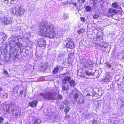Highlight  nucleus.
I'll list each match as a JSON object with an SVG mask.
<instances>
[{
	"instance_id": "obj_13",
	"label": "nucleus",
	"mask_w": 124,
	"mask_h": 124,
	"mask_svg": "<svg viewBox=\"0 0 124 124\" xmlns=\"http://www.w3.org/2000/svg\"><path fill=\"white\" fill-rule=\"evenodd\" d=\"M117 13V11L116 10L110 8L108 10V13L110 16L114 15Z\"/></svg>"
},
{
	"instance_id": "obj_54",
	"label": "nucleus",
	"mask_w": 124,
	"mask_h": 124,
	"mask_svg": "<svg viewBox=\"0 0 124 124\" xmlns=\"http://www.w3.org/2000/svg\"><path fill=\"white\" fill-rule=\"evenodd\" d=\"M1 12L0 11V16L1 15Z\"/></svg>"
},
{
	"instance_id": "obj_34",
	"label": "nucleus",
	"mask_w": 124,
	"mask_h": 124,
	"mask_svg": "<svg viewBox=\"0 0 124 124\" xmlns=\"http://www.w3.org/2000/svg\"><path fill=\"white\" fill-rule=\"evenodd\" d=\"M69 117L70 116L69 115L66 114L65 117V119L67 120H68Z\"/></svg>"
},
{
	"instance_id": "obj_2",
	"label": "nucleus",
	"mask_w": 124,
	"mask_h": 124,
	"mask_svg": "<svg viewBox=\"0 0 124 124\" xmlns=\"http://www.w3.org/2000/svg\"><path fill=\"white\" fill-rule=\"evenodd\" d=\"M80 63L85 68H89L90 70H87L85 71L83 75V77L85 78H90L89 76L94 75L96 77H98L99 75L98 74V71L95 70V71L94 73L92 72L91 70L92 69L93 67L94 62L93 61L90 60H87L85 59H83L80 60Z\"/></svg>"
},
{
	"instance_id": "obj_55",
	"label": "nucleus",
	"mask_w": 124,
	"mask_h": 124,
	"mask_svg": "<svg viewBox=\"0 0 124 124\" xmlns=\"http://www.w3.org/2000/svg\"><path fill=\"white\" fill-rule=\"evenodd\" d=\"M108 66L109 68H110V65H108Z\"/></svg>"
},
{
	"instance_id": "obj_24",
	"label": "nucleus",
	"mask_w": 124,
	"mask_h": 124,
	"mask_svg": "<svg viewBox=\"0 0 124 124\" xmlns=\"http://www.w3.org/2000/svg\"><path fill=\"white\" fill-rule=\"evenodd\" d=\"M42 122V121H41L39 118H36L35 120L34 123V124H39Z\"/></svg>"
},
{
	"instance_id": "obj_51",
	"label": "nucleus",
	"mask_w": 124,
	"mask_h": 124,
	"mask_svg": "<svg viewBox=\"0 0 124 124\" xmlns=\"http://www.w3.org/2000/svg\"><path fill=\"white\" fill-rule=\"evenodd\" d=\"M61 54H60L59 55V57H61Z\"/></svg>"
},
{
	"instance_id": "obj_27",
	"label": "nucleus",
	"mask_w": 124,
	"mask_h": 124,
	"mask_svg": "<svg viewBox=\"0 0 124 124\" xmlns=\"http://www.w3.org/2000/svg\"><path fill=\"white\" fill-rule=\"evenodd\" d=\"M3 3L5 4V5L11 4L10 0H3Z\"/></svg>"
},
{
	"instance_id": "obj_38",
	"label": "nucleus",
	"mask_w": 124,
	"mask_h": 124,
	"mask_svg": "<svg viewBox=\"0 0 124 124\" xmlns=\"http://www.w3.org/2000/svg\"><path fill=\"white\" fill-rule=\"evenodd\" d=\"M42 68V69L44 70H45L46 69V67L45 65H42V67H41Z\"/></svg>"
},
{
	"instance_id": "obj_52",
	"label": "nucleus",
	"mask_w": 124,
	"mask_h": 124,
	"mask_svg": "<svg viewBox=\"0 0 124 124\" xmlns=\"http://www.w3.org/2000/svg\"><path fill=\"white\" fill-rule=\"evenodd\" d=\"M98 94H99V95H102V94H100V93H98Z\"/></svg>"
},
{
	"instance_id": "obj_58",
	"label": "nucleus",
	"mask_w": 124,
	"mask_h": 124,
	"mask_svg": "<svg viewBox=\"0 0 124 124\" xmlns=\"http://www.w3.org/2000/svg\"><path fill=\"white\" fill-rule=\"evenodd\" d=\"M1 65V63H0V65Z\"/></svg>"
},
{
	"instance_id": "obj_37",
	"label": "nucleus",
	"mask_w": 124,
	"mask_h": 124,
	"mask_svg": "<svg viewBox=\"0 0 124 124\" xmlns=\"http://www.w3.org/2000/svg\"><path fill=\"white\" fill-rule=\"evenodd\" d=\"M16 28V29L15 30V31H17L18 29H20V27L18 26H17V25H16V27H15Z\"/></svg>"
},
{
	"instance_id": "obj_1",
	"label": "nucleus",
	"mask_w": 124,
	"mask_h": 124,
	"mask_svg": "<svg viewBox=\"0 0 124 124\" xmlns=\"http://www.w3.org/2000/svg\"><path fill=\"white\" fill-rule=\"evenodd\" d=\"M54 27L50 22L47 21H42L39 25V29L38 33L44 35L50 38H55L57 34L54 31Z\"/></svg>"
},
{
	"instance_id": "obj_9",
	"label": "nucleus",
	"mask_w": 124,
	"mask_h": 124,
	"mask_svg": "<svg viewBox=\"0 0 124 124\" xmlns=\"http://www.w3.org/2000/svg\"><path fill=\"white\" fill-rule=\"evenodd\" d=\"M17 15L19 16H21L24 14L25 10L20 6H17Z\"/></svg>"
},
{
	"instance_id": "obj_57",
	"label": "nucleus",
	"mask_w": 124,
	"mask_h": 124,
	"mask_svg": "<svg viewBox=\"0 0 124 124\" xmlns=\"http://www.w3.org/2000/svg\"><path fill=\"white\" fill-rule=\"evenodd\" d=\"M18 54H17V55H16V56H17V57H18Z\"/></svg>"
},
{
	"instance_id": "obj_8",
	"label": "nucleus",
	"mask_w": 124,
	"mask_h": 124,
	"mask_svg": "<svg viewBox=\"0 0 124 124\" xmlns=\"http://www.w3.org/2000/svg\"><path fill=\"white\" fill-rule=\"evenodd\" d=\"M111 79V76L110 72H106L105 73V78L102 80L103 82L106 83L110 82Z\"/></svg>"
},
{
	"instance_id": "obj_47",
	"label": "nucleus",
	"mask_w": 124,
	"mask_h": 124,
	"mask_svg": "<svg viewBox=\"0 0 124 124\" xmlns=\"http://www.w3.org/2000/svg\"><path fill=\"white\" fill-rule=\"evenodd\" d=\"M82 2L84 3L85 1V0H81Z\"/></svg>"
},
{
	"instance_id": "obj_25",
	"label": "nucleus",
	"mask_w": 124,
	"mask_h": 124,
	"mask_svg": "<svg viewBox=\"0 0 124 124\" xmlns=\"http://www.w3.org/2000/svg\"><path fill=\"white\" fill-rule=\"evenodd\" d=\"M102 49L103 51L107 52L109 51L110 48V47L109 48L108 47L105 48L103 47Z\"/></svg>"
},
{
	"instance_id": "obj_15",
	"label": "nucleus",
	"mask_w": 124,
	"mask_h": 124,
	"mask_svg": "<svg viewBox=\"0 0 124 124\" xmlns=\"http://www.w3.org/2000/svg\"><path fill=\"white\" fill-rule=\"evenodd\" d=\"M118 58L120 59L124 60V51L118 53Z\"/></svg>"
},
{
	"instance_id": "obj_14",
	"label": "nucleus",
	"mask_w": 124,
	"mask_h": 124,
	"mask_svg": "<svg viewBox=\"0 0 124 124\" xmlns=\"http://www.w3.org/2000/svg\"><path fill=\"white\" fill-rule=\"evenodd\" d=\"M38 103L37 101L36 100L33 101L31 102H29V106L31 107H36Z\"/></svg>"
},
{
	"instance_id": "obj_16",
	"label": "nucleus",
	"mask_w": 124,
	"mask_h": 124,
	"mask_svg": "<svg viewBox=\"0 0 124 124\" xmlns=\"http://www.w3.org/2000/svg\"><path fill=\"white\" fill-rule=\"evenodd\" d=\"M80 97L78 102L79 103L83 104L84 101V98L82 94L80 95Z\"/></svg>"
},
{
	"instance_id": "obj_35",
	"label": "nucleus",
	"mask_w": 124,
	"mask_h": 124,
	"mask_svg": "<svg viewBox=\"0 0 124 124\" xmlns=\"http://www.w3.org/2000/svg\"><path fill=\"white\" fill-rule=\"evenodd\" d=\"M4 121V119L2 117H0V124H1Z\"/></svg>"
},
{
	"instance_id": "obj_42",
	"label": "nucleus",
	"mask_w": 124,
	"mask_h": 124,
	"mask_svg": "<svg viewBox=\"0 0 124 124\" xmlns=\"http://www.w3.org/2000/svg\"><path fill=\"white\" fill-rule=\"evenodd\" d=\"M54 114V113H53L52 112H51V114H49L48 116L50 117L52 116H53Z\"/></svg>"
},
{
	"instance_id": "obj_28",
	"label": "nucleus",
	"mask_w": 124,
	"mask_h": 124,
	"mask_svg": "<svg viewBox=\"0 0 124 124\" xmlns=\"http://www.w3.org/2000/svg\"><path fill=\"white\" fill-rule=\"evenodd\" d=\"M70 108L69 106L67 107L64 110L65 114H66L69 111Z\"/></svg>"
},
{
	"instance_id": "obj_36",
	"label": "nucleus",
	"mask_w": 124,
	"mask_h": 124,
	"mask_svg": "<svg viewBox=\"0 0 124 124\" xmlns=\"http://www.w3.org/2000/svg\"><path fill=\"white\" fill-rule=\"evenodd\" d=\"M99 17V15L97 14L94 15L93 16V18H94L96 19Z\"/></svg>"
},
{
	"instance_id": "obj_40",
	"label": "nucleus",
	"mask_w": 124,
	"mask_h": 124,
	"mask_svg": "<svg viewBox=\"0 0 124 124\" xmlns=\"http://www.w3.org/2000/svg\"><path fill=\"white\" fill-rule=\"evenodd\" d=\"M80 19L83 22H84L85 20V18L83 17H81Z\"/></svg>"
},
{
	"instance_id": "obj_32",
	"label": "nucleus",
	"mask_w": 124,
	"mask_h": 124,
	"mask_svg": "<svg viewBox=\"0 0 124 124\" xmlns=\"http://www.w3.org/2000/svg\"><path fill=\"white\" fill-rule=\"evenodd\" d=\"M63 103L65 105H68L69 103V101L65 100L63 101Z\"/></svg>"
},
{
	"instance_id": "obj_39",
	"label": "nucleus",
	"mask_w": 124,
	"mask_h": 124,
	"mask_svg": "<svg viewBox=\"0 0 124 124\" xmlns=\"http://www.w3.org/2000/svg\"><path fill=\"white\" fill-rule=\"evenodd\" d=\"M20 96L21 97L23 95V91H21L20 92Z\"/></svg>"
},
{
	"instance_id": "obj_3",
	"label": "nucleus",
	"mask_w": 124,
	"mask_h": 124,
	"mask_svg": "<svg viewBox=\"0 0 124 124\" xmlns=\"http://www.w3.org/2000/svg\"><path fill=\"white\" fill-rule=\"evenodd\" d=\"M10 47L13 48V49L16 50H19L21 48V44L19 41L22 40L21 38L19 36H13L10 38Z\"/></svg>"
},
{
	"instance_id": "obj_43",
	"label": "nucleus",
	"mask_w": 124,
	"mask_h": 124,
	"mask_svg": "<svg viewBox=\"0 0 124 124\" xmlns=\"http://www.w3.org/2000/svg\"><path fill=\"white\" fill-rule=\"evenodd\" d=\"M96 2H95V1H93V6L94 7H95L96 6Z\"/></svg>"
},
{
	"instance_id": "obj_7",
	"label": "nucleus",
	"mask_w": 124,
	"mask_h": 124,
	"mask_svg": "<svg viewBox=\"0 0 124 124\" xmlns=\"http://www.w3.org/2000/svg\"><path fill=\"white\" fill-rule=\"evenodd\" d=\"M36 42L39 46L41 47H45L46 46V40L40 38L37 39Z\"/></svg>"
},
{
	"instance_id": "obj_11",
	"label": "nucleus",
	"mask_w": 124,
	"mask_h": 124,
	"mask_svg": "<svg viewBox=\"0 0 124 124\" xmlns=\"http://www.w3.org/2000/svg\"><path fill=\"white\" fill-rule=\"evenodd\" d=\"M14 106L11 105L8 106V108L7 110V113H9V112H12L15 111Z\"/></svg>"
},
{
	"instance_id": "obj_12",
	"label": "nucleus",
	"mask_w": 124,
	"mask_h": 124,
	"mask_svg": "<svg viewBox=\"0 0 124 124\" xmlns=\"http://www.w3.org/2000/svg\"><path fill=\"white\" fill-rule=\"evenodd\" d=\"M17 6H14L12 7L11 9V12L13 15H14L16 14L17 15Z\"/></svg>"
},
{
	"instance_id": "obj_60",
	"label": "nucleus",
	"mask_w": 124,
	"mask_h": 124,
	"mask_svg": "<svg viewBox=\"0 0 124 124\" xmlns=\"http://www.w3.org/2000/svg\"><path fill=\"white\" fill-rule=\"evenodd\" d=\"M123 19H124V17L123 18Z\"/></svg>"
},
{
	"instance_id": "obj_45",
	"label": "nucleus",
	"mask_w": 124,
	"mask_h": 124,
	"mask_svg": "<svg viewBox=\"0 0 124 124\" xmlns=\"http://www.w3.org/2000/svg\"><path fill=\"white\" fill-rule=\"evenodd\" d=\"M72 4L74 6H76V5L77 4L75 2H73L72 3Z\"/></svg>"
},
{
	"instance_id": "obj_56",
	"label": "nucleus",
	"mask_w": 124,
	"mask_h": 124,
	"mask_svg": "<svg viewBox=\"0 0 124 124\" xmlns=\"http://www.w3.org/2000/svg\"><path fill=\"white\" fill-rule=\"evenodd\" d=\"M1 101L0 100V104L1 103Z\"/></svg>"
},
{
	"instance_id": "obj_21",
	"label": "nucleus",
	"mask_w": 124,
	"mask_h": 124,
	"mask_svg": "<svg viewBox=\"0 0 124 124\" xmlns=\"http://www.w3.org/2000/svg\"><path fill=\"white\" fill-rule=\"evenodd\" d=\"M112 6L114 8H117L118 7V4L117 2H115L112 4Z\"/></svg>"
},
{
	"instance_id": "obj_46",
	"label": "nucleus",
	"mask_w": 124,
	"mask_h": 124,
	"mask_svg": "<svg viewBox=\"0 0 124 124\" xmlns=\"http://www.w3.org/2000/svg\"><path fill=\"white\" fill-rule=\"evenodd\" d=\"M64 107V106L63 105H61L60 106V108L61 109H63Z\"/></svg>"
},
{
	"instance_id": "obj_41",
	"label": "nucleus",
	"mask_w": 124,
	"mask_h": 124,
	"mask_svg": "<svg viewBox=\"0 0 124 124\" xmlns=\"http://www.w3.org/2000/svg\"><path fill=\"white\" fill-rule=\"evenodd\" d=\"M89 116H90V115L89 114H87V115H86V117L87 119H89L90 117H89Z\"/></svg>"
},
{
	"instance_id": "obj_4",
	"label": "nucleus",
	"mask_w": 124,
	"mask_h": 124,
	"mask_svg": "<svg viewBox=\"0 0 124 124\" xmlns=\"http://www.w3.org/2000/svg\"><path fill=\"white\" fill-rule=\"evenodd\" d=\"M39 95L43 99L51 100L56 99L55 95L50 92L41 93L39 94Z\"/></svg>"
},
{
	"instance_id": "obj_23",
	"label": "nucleus",
	"mask_w": 124,
	"mask_h": 124,
	"mask_svg": "<svg viewBox=\"0 0 124 124\" xmlns=\"http://www.w3.org/2000/svg\"><path fill=\"white\" fill-rule=\"evenodd\" d=\"M59 66H57L56 67L54 68L53 71V73L55 74L58 71Z\"/></svg>"
},
{
	"instance_id": "obj_6",
	"label": "nucleus",
	"mask_w": 124,
	"mask_h": 124,
	"mask_svg": "<svg viewBox=\"0 0 124 124\" xmlns=\"http://www.w3.org/2000/svg\"><path fill=\"white\" fill-rule=\"evenodd\" d=\"M66 43L65 46L67 48L72 49L74 47V45L72 40L69 38H67L66 40Z\"/></svg>"
},
{
	"instance_id": "obj_50",
	"label": "nucleus",
	"mask_w": 124,
	"mask_h": 124,
	"mask_svg": "<svg viewBox=\"0 0 124 124\" xmlns=\"http://www.w3.org/2000/svg\"><path fill=\"white\" fill-rule=\"evenodd\" d=\"M24 97H25L26 96V92H25V93H24Z\"/></svg>"
},
{
	"instance_id": "obj_10",
	"label": "nucleus",
	"mask_w": 124,
	"mask_h": 124,
	"mask_svg": "<svg viewBox=\"0 0 124 124\" xmlns=\"http://www.w3.org/2000/svg\"><path fill=\"white\" fill-rule=\"evenodd\" d=\"M12 21V18L8 16H6L4 18L3 22L5 24H7L10 23Z\"/></svg>"
},
{
	"instance_id": "obj_5",
	"label": "nucleus",
	"mask_w": 124,
	"mask_h": 124,
	"mask_svg": "<svg viewBox=\"0 0 124 124\" xmlns=\"http://www.w3.org/2000/svg\"><path fill=\"white\" fill-rule=\"evenodd\" d=\"M64 77L62 83L63 84H68L69 83L71 79V77H70V74L68 73H65L63 74Z\"/></svg>"
},
{
	"instance_id": "obj_17",
	"label": "nucleus",
	"mask_w": 124,
	"mask_h": 124,
	"mask_svg": "<svg viewBox=\"0 0 124 124\" xmlns=\"http://www.w3.org/2000/svg\"><path fill=\"white\" fill-rule=\"evenodd\" d=\"M2 73L3 74L7 77H10V74L8 73L7 70L5 69H3Z\"/></svg>"
},
{
	"instance_id": "obj_18",
	"label": "nucleus",
	"mask_w": 124,
	"mask_h": 124,
	"mask_svg": "<svg viewBox=\"0 0 124 124\" xmlns=\"http://www.w3.org/2000/svg\"><path fill=\"white\" fill-rule=\"evenodd\" d=\"M6 38V35L4 33H2L0 34V40L1 39H3V41H4Z\"/></svg>"
},
{
	"instance_id": "obj_30",
	"label": "nucleus",
	"mask_w": 124,
	"mask_h": 124,
	"mask_svg": "<svg viewBox=\"0 0 124 124\" xmlns=\"http://www.w3.org/2000/svg\"><path fill=\"white\" fill-rule=\"evenodd\" d=\"M64 19H67L69 17V16L68 14H64L63 15Z\"/></svg>"
},
{
	"instance_id": "obj_29",
	"label": "nucleus",
	"mask_w": 124,
	"mask_h": 124,
	"mask_svg": "<svg viewBox=\"0 0 124 124\" xmlns=\"http://www.w3.org/2000/svg\"><path fill=\"white\" fill-rule=\"evenodd\" d=\"M57 99L58 100H61L63 99V97L62 95L59 94L57 95Z\"/></svg>"
},
{
	"instance_id": "obj_31",
	"label": "nucleus",
	"mask_w": 124,
	"mask_h": 124,
	"mask_svg": "<svg viewBox=\"0 0 124 124\" xmlns=\"http://www.w3.org/2000/svg\"><path fill=\"white\" fill-rule=\"evenodd\" d=\"M79 93L80 94V93H78V94L76 93L75 94L74 98L75 99H77L78 97V94Z\"/></svg>"
},
{
	"instance_id": "obj_20",
	"label": "nucleus",
	"mask_w": 124,
	"mask_h": 124,
	"mask_svg": "<svg viewBox=\"0 0 124 124\" xmlns=\"http://www.w3.org/2000/svg\"><path fill=\"white\" fill-rule=\"evenodd\" d=\"M69 83L70 86L72 87L76 85V83L74 81L73 79L71 80V79Z\"/></svg>"
},
{
	"instance_id": "obj_26",
	"label": "nucleus",
	"mask_w": 124,
	"mask_h": 124,
	"mask_svg": "<svg viewBox=\"0 0 124 124\" xmlns=\"http://www.w3.org/2000/svg\"><path fill=\"white\" fill-rule=\"evenodd\" d=\"M85 7L86 11V12L90 11L91 10V7L89 6H86Z\"/></svg>"
},
{
	"instance_id": "obj_48",
	"label": "nucleus",
	"mask_w": 124,
	"mask_h": 124,
	"mask_svg": "<svg viewBox=\"0 0 124 124\" xmlns=\"http://www.w3.org/2000/svg\"><path fill=\"white\" fill-rule=\"evenodd\" d=\"M91 95V94L90 93H89V94H88L87 95H86V97H89V96H90Z\"/></svg>"
},
{
	"instance_id": "obj_53",
	"label": "nucleus",
	"mask_w": 124,
	"mask_h": 124,
	"mask_svg": "<svg viewBox=\"0 0 124 124\" xmlns=\"http://www.w3.org/2000/svg\"><path fill=\"white\" fill-rule=\"evenodd\" d=\"M80 31H81V30H79V31H78V32L79 34L80 32Z\"/></svg>"
},
{
	"instance_id": "obj_59",
	"label": "nucleus",
	"mask_w": 124,
	"mask_h": 124,
	"mask_svg": "<svg viewBox=\"0 0 124 124\" xmlns=\"http://www.w3.org/2000/svg\"><path fill=\"white\" fill-rule=\"evenodd\" d=\"M63 56H64V55H63Z\"/></svg>"
},
{
	"instance_id": "obj_33",
	"label": "nucleus",
	"mask_w": 124,
	"mask_h": 124,
	"mask_svg": "<svg viewBox=\"0 0 124 124\" xmlns=\"http://www.w3.org/2000/svg\"><path fill=\"white\" fill-rule=\"evenodd\" d=\"M120 86L122 88V89L124 91V82L122 84L120 85Z\"/></svg>"
},
{
	"instance_id": "obj_19",
	"label": "nucleus",
	"mask_w": 124,
	"mask_h": 124,
	"mask_svg": "<svg viewBox=\"0 0 124 124\" xmlns=\"http://www.w3.org/2000/svg\"><path fill=\"white\" fill-rule=\"evenodd\" d=\"M102 47V49L108 47V44L107 43H100V45Z\"/></svg>"
},
{
	"instance_id": "obj_44",
	"label": "nucleus",
	"mask_w": 124,
	"mask_h": 124,
	"mask_svg": "<svg viewBox=\"0 0 124 124\" xmlns=\"http://www.w3.org/2000/svg\"><path fill=\"white\" fill-rule=\"evenodd\" d=\"M3 90L2 88V87L0 86V93Z\"/></svg>"
},
{
	"instance_id": "obj_22",
	"label": "nucleus",
	"mask_w": 124,
	"mask_h": 124,
	"mask_svg": "<svg viewBox=\"0 0 124 124\" xmlns=\"http://www.w3.org/2000/svg\"><path fill=\"white\" fill-rule=\"evenodd\" d=\"M67 84H63L62 85V89L63 90H67L68 89V86Z\"/></svg>"
},
{
	"instance_id": "obj_49",
	"label": "nucleus",
	"mask_w": 124,
	"mask_h": 124,
	"mask_svg": "<svg viewBox=\"0 0 124 124\" xmlns=\"http://www.w3.org/2000/svg\"><path fill=\"white\" fill-rule=\"evenodd\" d=\"M3 124H9V123L8 122H6L3 123Z\"/></svg>"
}]
</instances>
